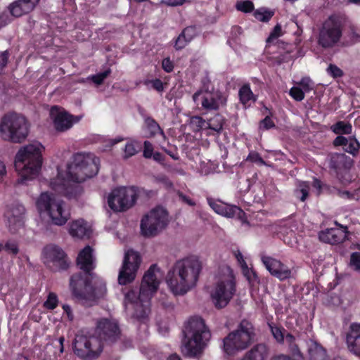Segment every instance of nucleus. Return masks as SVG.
<instances>
[{
    "instance_id": "obj_35",
    "label": "nucleus",
    "mask_w": 360,
    "mask_h": 360,
    "mask_svg": "<svg viewBox=\"0 0 360 360\" xmlns=\"http://www.w3.org/2000/svg\"><path fill=\"white\" fill-rule=\"evenodd\" d=\"M333 131L336 134H350L352 127L349 122L345 123L343 121H338L332 126Z\"/></svg>"
},
{
    "instance_id": "obj_64",
    "label": "nucleus",
    "mask_w": 360,
    "mask_h": 360,
    "mask_svg": "<svg viewBox=\"0 0 360 360\" xmlns=\"http://www.w3.org/2000/svg\"><path fill=\"white\" fill-rule=\"evenodd\" d=\"M312 186L318 191V194H320L324 184L319 179L314 178L312 183Z\"/></svg>"
},
{
    "instance_id": "obj_39",
    "label": "nucleus",
    "mask_w": 360,
    "mask_h": 360,
    "mask_svg": "<svg viewBox=\"0 0 360 360\" xmlns=\"http://www.w3.org/2000/svg\"><path fill=\"white\" fill-rule=\"evenodd\" d=\"M191 41V40L188 39L186 35L180 33L174 40V48L176 51H180L184 49Z\"/></svg>"
},
{
    "instance_id": "obj_21",
    "label": "nucleus",
    "mask_w": 360,
    "mask_h": 360,
    "mask_svg": "<svg viewBox=\"0 0 360 360\" xmlns=\"http://www.w3.org/2000/svg\"><path fill=\"white\" fill-rule=\"evenodd\" d=\"M347 226H341L340 229L331 228L319 233L321 240L330 244H340L347 238Z\"/></svg>"
},
{
    "instance_id": "obj_19",
    "label": "nucleus",
    "mask_w": 360,
    "mask_h": 360,
    "mask_svg": "<svg viewBox=\"0 0 360 360\" xmlns=\"http://www.w3.org/2000/svg\"><path fill=\"white\" fill-rule=\"evenodd\" d=\"M207 202L217 214L223 217L228 218L237 217L240 219L245 215L244 211L236 205H229L211 197L207 198Z\"/></svg>"
},
{
    "instance_id": "obj_5",
    "label": "nucleus",
    "mask_w": 360,
    "mask_h": 360,
    "mask_svg": "<svg viewBox=\"0 0 360 360\" xmlns=\"http://www.w3.org/2000/svg\"><path fill=\"white\" fill-rule=\"evenodd\" d=\"M182 333L183 352L190 356L201 353L211 338L210 330L200 316L191 317L185 323Z\"/></svg>"
},
{
    "instance_id": "obj_3",
    "label": "nucleus",
    "mask_w": 360,
    "mask_h": 360,
    "mask_svg": "<svg viewBox=\"0 0 360 360\" xmlns=\"http://www.w3.org/2000/svg\"><path fill=\"white\" fill-rule=\"evenodd\" d=\"M202 270V262L196 255L176 261L166 276V283L174 295H184L194 288Z\"/></svg>"
},
{
    "instance_id": "obj_1",
    "label": "nucleus",
    "mask_w": 360,
    "mask_h": 360,
    "mask_svg": "<svg viewBox=\"0 0 360 360\" xmlns=\"http://www.w3.org/2000/svg\"><path fill=\"white\" fill-rule=\"evenodd\" d=\"M99 165V158L91 153H75L68 166L67 178H58L52 181V188L68 198H76L80 191V186L77 184L96 176Z\"/></svg>"
},
{
    "instance_id": "obj_48",
    "label": "nucleus",
    "mask_w": 360,
    "mask_h": 360,
    "mask_svg": "<svg viewBox=\"0 0 360 360\" xmlns=\"http://www.w3.org/2000/svg\"><path fill=\"white\" fill-rule=\"evenodd\" d=\"M282 34V28L280 25H276L273 30L271 32L269 36L266 39V43L271 44L274 40L277 39Z\"/></svg>"
},
{
    "instance_id": "obj_2",
    "label": "nucleus",
    "mask_w": 360,
    "mask_h": 360,
    "mask_svg": "<svg viewBox=\"0 0 360 360\" xmlns=\"http://www.w3.org/2000/svg\"><path fill=\"white\" fill-rule=\"evenodd\" d=\"M95 335L77 334L73 343L75 354L84 360L97 359L103 349V343H113L120 335L118 323L108 319H102L97 322Z\"/></svg>"
},
{
    "instance_id": "obj_54",
    "label": "nucleus",
    "mask_w": 360,
    "mask_h": 360,
    "mask_svg": "<svg viewBox=\"0 0 360 360\" xmlns=\"http://www.w3.org/2000/svg\"><path fill=\"white\" fill-rule=\"evenodd\" d=\"M350 265L354 267L356 271H360V252H354L350 256Z\"/></svg>"
},
{
    "instance_id": "obj_38",
    "label": "nucleus",
    "mask_w": 360,
    "mask_h": 360,
    "mask_svg": "<svg viewBox=\"0 0 360 360\" xmlns=\"http://www.w3.org/2000/svg\"><path fill=\"white\" fill-rule=\"evenodd\" d=\"M58 304V296L55 292H51L47 296L46 300L44 302V307L49 310L55 309Z\"/></svg>"
},
{
    "instance_id": "obj_7",
    "label": "nucleus",
    "mask_w": 360,
    "mask_h": 360,
    "mask_svg": "<svg viewBox=\"0 0 360 360\" xmlns=\"http://www.w3.org/2000/svg\"><path fill=\"white\" fill-rule=\"evenodd\" d=\"M255 328L251 322L243 319L236 330L229 333L224 339L222 348L228 356L236 354L246 349L254 340Z\"/></svg>"
},
{
    "instance_id": "obj_47",
    "label": "nucleus",
    "mask_w": 360,
    "mask_h": 360,
    "mask_svg": "<svg viewBox=\"0 0 360 360\" xmlns=\"http://www.w3.org/2000/svg\"><path fill=\"white\" fill-rule=\"evenodd\" d=\"M339 195L340 197L349 200H358L360 197V188L356 189L353 192L349 191H340Z\"/></svg>"
},
{
    "instance_id": "obj_18",
    "label": "nucleus",
    "mask_w": 360,
    "mask_h": 360,
    "mask_svg": "<svg viewBox=\"0 0 360 360\" xmlns=\"http://www.w3.org/2000/svg\"><path fill=\"white\" fill-rule=\"evenodd\" d=\"M262 262L270 274L283 281L291 277L290 268L280 260L270 256H262Z\"/></svg>"
},
{
    "instance_id": "obj_33",
    "label": "nucleus",
    "mask_w": 360,
    "mask_h": 360,
    "mask_svg": "<svg viewBox=\"0 0 360 360\" xmlns=\"http://www.w3.org/2000/svg\"><path fill=\"white\" fill-rule=\"evenodd\" d=\"M268 326L276 342L283 343L285 339V329L282 326L277 325L274 322H268Z\"/></svg>"
},
{
    "instance_id": "obj_44",
    "label": "nucleus",
    "mask_w": 360,
    "mask_h": 360,
    "mask_svg": "<svg viewBox=\"0 0 360 360\" xmlns=\"http://www.w3.org/2000/svg\"><path fill=\"white\" fill-rule=\"evenodd\" d=\"M297 84L302 87L304 92H309L314 89V82L309 77H304L297 82Z\"/></svg>"
},
{
    "instance_id": "obj_55",
    "label": "nucleus",
    "mask_w": 360,
    "mask_h": 360,
    "mask_svg": "<svg viewBox=\"0 0 360 360\" xmlns=\"http://www.w3.org/2000/svg\"><path fill=\"white\" fill-rule=\"evenodd\" d=\"M184 35H186L188 39L193 40L197 35L196 26L191 25L185 27L181 32Z\"/></svg>"
},
{
    "instance_id": "obj_49",
    "label": "nucleus",
    "mask_w": 360,
    "mask_h": 360,
    "mask_svg": "<svg viewBox=\"0 0 360 360\" xmlns=\"http://www.w3.org/2000/svg\"><path fill=\"white\" fill-rule=\"evenodd\" d=\"M327 71L328 74L335 79L342 77L344 75L343 71L334 64H330Z\"/></svg>"
},
{
    "instance_id": "obj_28",
    "label": "nucleus",
    "mask_w": 360,
    "mask_h": 360,
    "mask_svg": "<svg viewBox=\"0 0 360 360\" xmlns=\"http://www.w3.org/2000/svg\"><path fill=\"white\" fill-rule=\"evenodd\" d=\"M268 354L267 345L264 343H259L247 352L241 360H266Z\"/></svg>"
},
{
    "instance_id": "obj_59",
    "label": "nucleus",
    "mask_w": 360,
    "mask_h": 360,
    "mask_svg": "<svg viewBox=\"0 0 360 360\" xmlns=\"http://www.w3.org/2000/svg\"><path fill=\"white\" fill-rule=\"evenodd\" d=\"M348 139L343 136H338L335 140L333 141V145L335 146H343V148L345 146L347 145Z\"/></svg>"
},
{
    "instance_id": "obj_37",
    "label": "nucleus",
    "mask_w": 360,
    "mask_h": 360,
    "mask_svg": "<svg viewBox=\"0 0 360 360\" xmlns=\"http://www.w3.org/2000/svg\"><path fill=\"white\" fill-rule=\"evenodd\" d=\"M191 125L194 131H207V122L200 116H193L191 119Z\"/></svg>"
},
{
    "instance_id": "obj_20",
    "label": "nucleus",
    "mask_w": 360,
    "mask_h": 360,
    "mask_svg": "<svg viewBox=\"0 0 360 360\" xmlns=\"http://www.w3.org/2000/svg\"><path fill=\"white\" fill-rule=\"evenodd\" d=\"M353 164L354 160L345 153H332L329 156V167L338 177L343 172L349 170Z\"/></svg>"
},
{
    "instance_id": "obj_46",
    "label": "nucleus",
    "mask_w": 360,
    "mask_h": 360,
    "mask_svg": "<svg viewBox=\"0 0 360 360\" xmlns=\"http://www.w3.org/2000/svg\"><path fill=\"white\" fill-rule=\"evenodd\" d=\"M4 250L13 255H16L19 252L18 245L13 240H8L4 245Z\"/></svg>"
},
{
    "instance_id": "obj_50",
    "label": "nucleus",
    "mask_w": 360,
    "mask_h": 360,
    "mask_svg": "<svg viewBox=\"0 0 360 360\" xmlns=\"http://www.w3.org/2000/svg\"><path fill=\"white\" fill-rule=\"evenodd\" d=\"M139 152V150L136 148L133 143H127L124 148V159H128L135 155Z\"/></svg>"
},
{
    "instance_id": "obj_13",
    "label": "nucleus",
    "mask_w": 360,
    "mask_h": 360,
    "mask_svg": "<svg viewBox=\"0 0 360 360\" xmlns=\"http://www.w3.org/2000/svg\"><path fill=\"white\" fill-rule=\"evenodd\" d=\"M141 263V257L138 252L128 250L124 257L122 266L119 271L118 283L125 285L132 283L136 276Z\"/></svg>"
},
{
    "instance_id": "obj_43",
    "label": "nucleus",
    "mask_w": 360,
    "mask_h": 360,
    "mask_svg": "<svg viewBox=\"0 0 360 360\" xmlns=\"http://www.w3.org/2000/svg\"><path fill=\"white\" fill-rule=\"evenodd\" d=\"M236 9L243 13H250L254 11V4L251 1H239L236 4Z\"/></svg>"
},
{
    "instance_id": "obj_40",
    "label": "nucleus",
    "mask_w": 360,
    "mask_h": 360,
    "mask_svg": "<svg viewBox=\"0 0 360 360\" xmlns=\"http://www.w3.org/2000/svg\"><path fill=\"white\" fill-rule=\"evenodd\" d=\"M309 186L307 182H303L300 186V189L295 191V195L300 201L304 202L309 195Z\"/></svg>"
},
{
    "instance_id": "obj_57",
    "label": "nucleus",
    "mask_w": 360,
    "mask_h": 360,
    "mask_svg": "<svg viewBox=\"0 0 360 360\" xmlns=\"http://www.w3.org/2000/svg\"><path fill=\"white\" fill-rule=\"evenodd\" d=\"M174 63L169 57L165 58L162 60V68L166 72H172L174 70Z\"/></svg>"
},
{
    "instance_id": "obj_17",
    "label": "nucleus",
    "mask_w": 360,
    "mask_h": 360,
    "mask_svg": "<svg viewBox=\"0 0 360 360\" xmlns=\"http://www.w3.org/2000/svg\"><path fill=\"white\" fill-rule=\"evenodd\" d=\"M94 279L92 273L90 274L77 273L71 276L70 279V288L72 295L80 300H86L90 283Z\"/></svg>"
},
{
    "instance_id": "obj_42",
    "label": "nucleus",
    "mask_w": 360,
    "mask_h": 360,
    "mask_svg": "<svg viewBox=\"0 0 360 360\" xmlns=\"http://www.w3.org/2000/svg\"><path fill=\"white\" fill-rule=\"evenodd\" d=\"M110 73L111 70L110 68H108L103 72L92 75L91 77V79L94 84L97 85H101V84H103L105 79H106L110 75Z\"/></svg>"
},
{
    "instance_id": "obj_61",
    "label": "nucleus",
    "mask_w": 360,
    "mask_h": 360,
    "mask_svg": "<svg viewBox=\"0 0 360 360\" xmlns=\"http://www.w3.org/2000/svg\"><path fill=\"white\" fill-rule=\"evenodd\" d=\"M9 53L8 51H5L0 54V69H3L6 66Z\"/></svg>"
},
{
    "instance_id": "obj_16",
    "label": "nucleus",
    "mask_w": 360,
    "mask_h": 360,
    "mask_svg": "<svg viewBox=\"0 0 360 360\" xmlns=\"http://www.w3.org/2000/svg\"><path fill=\"white\" fill-rule=\"evenodd\" d=\"M202 91H197L193 95V100L198 104L200 99L201 109L206 112L217 111L220 106L226 105L227 99L219 91L215 92H206L202 96Z\"/></svg>"
},
{
    "instance_id": "obj_34",
    "label": "nucleus",
    "mask_w": 360,
    "mask_h": 360,
    "mask_svg": "<svg viewBox=\"0 0 360 360\" xmlns=\"http://www.w3.org/2000/svg\"><path fill=\"white\" fill-rule=\"evenodd\" d=\"M238 96L241 103L243 105H246L251 100L255 101L254 94L248 84H244L240 88Z\"/></svg>"
},
{
    "instance_id": "obj_41",
    "label": "nucleus",
    "mask_w": 360,
    "mask_h": 360,
    "mask_svg": "<svg viewBox=\"0 0 360 360\" xmlns=\"http://www.w3.org/2000/svg\"><path fill=\"white\" fill-rule=\"evenodd\" d=\"M360 148V144L356 139H349L347 145L344 148V150L353 155H355Z\"/></svg>"
},
{
    "instance_id": "obj_14",
    "label": "nucleus",
    "mask_w": 360,
    "mask_h": 360,
    "mask_svg": "<svg viewBox=\"0 0 360 360\" xmlns=\"http://www.w3.org/2000/svg\"><path fill=\"white\" fill-rule=\"evenodd\" d=\"M342 34L341 22L334 17L330 16L323 24L318 42L323 48H330L340 41Z\"/></svg>"
},
{
    "instance_id": "obj_32",
    "label": "nucleus",
    "mask_w": 360,
    "mask_h": 360,
    "mask_svg": "<svg viewBox=\"0 0 360 360\" xmlns=\"http://www.w3.org/2000/svg\"><path fill=\"white\" fill-rule=\"evenodd\" d=\"M144 123L149 133L150 137H153L158 134L164 135V131L159 124L152 117L147 116L144 119Z\"/></svg>"
},
{
    "instance_id": "obj_45",
    "label": "nucleus",
    "mask_w": 360,
    "mask_h": 360,
    "mask_svg": "<svg viewBox=\"0 0 360 360\" xmlns=\"http://www.w3.org/2000/svg\"><path fill=\"white\" fill-rule=\"evenodd\" d=\"M289 94L297 101H301L304 98V91L297 86H292L290 89Z\"/></svg>"
},
{
    "instance_id": "obj_63",
    "label": "nucleus",
    "mask_w": 360,
    "mask_h": 360,
    "mask_svg": "<svg viewBox=\"0 0 360 360\" xmlns=\"http://www.w3.org/2000/svg\"><path fill=\"white\" fill-rule=\"evenodd\" d=\"M236 258L238 261V262L240 264V266L243 269H248V265L243 258V256L242 253L240 251H237V252L235 253Z\"/></svg>"
},
{
    "instance_id": "obj_11",
    "label": "nucleus",
    "mask_w": 360,
    "mask_h": 360,
    "mask_svg": "<svg viewBox=\"0 0 360 360\" xmlns=\"http://www.w3.org/2000/svg\"><path fill=\"white\" fill-rule=\"evenodd\" d=\"M236 291L233 276L218 281L213 286L210 296L217 309L224 308L233 298Z\"/></svg>"
},
{
    "instance_id": "obj_12",
    "label": "nucleus",
    "mask_w": 360,
    "mask_h": 360,
    "mask_svg": "<svg viewBox=\"0 0 360 360\" xmlns=\"http://www.w3.org/2000/svg\"><path fill=\"white\" fill-rule=\"evenodd\" d=\"M136 199L137 194L133 188H117L108 195V204L114 212H124L131 207Z\"/></svg>"
},
{
    "instance_id": "obj_15",
    "label": "nucleus",
    "mask_w": 360,
    "mask_h": 360,
    "mask_svg": "<svg viewBox=\"0 0 360 360\" xmlns=\"http://www.w3.org/2000/svg\"><path fill=\"white\" fill-rule=\"evenodd\" d=\"M46 265L54 272L68 269L70 261L65 251L57 245H47L44 249Z\"/></svg>"
},
{
    "instance_id": "obj_24",
    "label": "nucleus",
    "mask_w": 360,
    "mask_h": 360,
    "mask_svg": "<svg viewBox=\"0 0 360 360\" xmlns=\"http://www.w3.org/2000/svg\"><path fill=\"white\" fill-rule=\"evenodd\" d=\"M77 264L86 274H90L95 268L93 257V249L91 246H85L78 254Z\"/></svg>"
},
{
    "instance_id": "obj_27",
    "label": "nucleus",
    "mask_w": 360,
    "mask_h": 360,
    "mask_svg": "<svg viewBox=\"0 0 360 360\" xmlns=\"http://www.w3.org/2000/svg\"><path fill=\"white\" fill-rule=\"evenodd\" d=\"M91 232L86 222L84 219L75 220L70 225L69 233L74 238H89Z\"/></svg>"
},
{
    "instance_id": "obj_4",
    "label": "nucleus",
    "mask_w": 360,
    "mask_h": 360,
    "mask_svg": "<svg viewBox=\"0 0 360 360\" xmlns=\"http://www.w3.org/2000/svg\"><path fill=\"white\" fill-rule=\"evenodd\" d=\"M156 272H160V269L157 264H152L143 276L139 293L134 290H130L125 295V304L133 305L134 316L139 319L147 316L150 300L159 288L160 281Z\"/></svg>"
},
{
    "instance_id": "obj_51",
    "label": "nucleus",
    "mask_w": 360,
    "mask_h": 360,
    "mask_svg": "<svg viewBox=\"0 0 360 360\" xmlns=\"http://www.w3.org/2000/svg\"><path fill=\"white\" fill-rule=\"evenodd\" d=\"M247 161L258 163L259 165H264L265 162L261 157L259 153L256 151H250L246 158Z\"/></svg>"
},
{
    "instance_id": "obj_53",
    "label": "nucleus",
    "mask_w": 360,
    "mask_h": 360,
    "mask_svg": "<svg viewBox=\"0 0 360 360\" xmlns=\"http://www.w3.org/2000/svg\"><path fill=\"white\" fill-rule=\"evenodd\" d=\"M276 127L275 123L272 120L270 116H266L262 120L259 122V129L264 130H268Z\"/></svg>"
},
{
    "instance_id": "obj_6",
    "label": "nucleus",
    "mask_w": 360,
    "mask_h": 360,
    "mask_svg": "<svg viewBox=\"0 0 360 360\" xmlns=\"http://www.w3.org/2000/svg\"><path fill=\"white\" fill-rule=\"evenodd\" d=\"M41 147L39 143L29 144L17 153L14 166L20 176V183L33 179L39 174L42 165Z\"/></svg>"
},
{
    "instance_id": "obj_56",
    "label": "nucleus",
    "mask_w": 360,
    "mask_h": 360,
    "mask_svg": "<svg viewBox=\"0 0 360 360\" xmlns=\"http://www.w3.org/2000/svg\"><path fill=\"white\" fill-rule=\"evenodd\" d=\"M153 147L152 143L148 141H145L143 143V156L146 159H150L153 156Z\"/></svg>"
},
{
    "instance_id": "obj_8",
    "label": "nucleus",
    "mask_w": 360,
    "mask_h": 360,
    "mask_svg": "<svg viewBox=\"0 0 360 360\" xmlns=\"http://www.w3.org/2000/svg\"><path fill=\"white\" fill-rule=\"evenodd\" d=\"M36 205L39 212H46L54 225L63 226L70 218V212L65 208V202L56 199L53 194L42 193Z\"/></svg>"
},
{
    "instance_id": "obj_10",
    "label": "nucleus",
    "mask_w": 360,
    "mask_h": 360,
    "mask_svg": "<svg viewBox=\"0 0 360 360\" xmlns=\"http://www.w3.org/2000/svg\"><path fill=\"white\" fill-rule=\"evenodd\" d=\"M168 213L162 207H156L145 214L141 221V233L145 237H153L166 227Z\"/></svg>"
},
{
    "instance_id": "obj_25",
    "label": "nucleus",
    "mask_w": 360,
    "mask_h": 360,
    "mask_svg": "<svg viewBox=\"0 0 360 360\" xmlns=\"http://www.w3.org/2000/svg\"><path fill=\"white\" fill-rule=\"evenodd\" d=\"M79 121V118L75 117L67 112H58L53 118V124L58 131H65L70 129L75 122Z\"/></svg>"
},
{
    "instance_id": "obj_29",
    "label": "nucleus",
    "mask_w": 360,
    "mask_h": 360,
    "mask_svg": "<svg viewBox=\"0 0 360 360\" xmlns=\"http://www.w3.org/2000/svg\"><path fill=\"white\" fill-rule=\"evenodd\" d=\"M207 122V135H218L223 129L226 122V119L223 115L217 113L214 117L206 120Z\"/></svg>"
},
{
    "instance_id": "obj_60",
    "label": "nucleus",
    "mask_w": 360,
    "mask_h": 360,
    "mask_svg": "<svg viewBox=\"0 0 360 360\" xmlns=\"http://www.w3.org/2000/svg\"><path fill=\"white\" fill-rule=\"evenodd\" d=\"M187 0H162V4L169 6H182L186 2H188Z\"/></svg>"
},
{
    "instance_id": "obj_31",
    "label": "nucleus",
    "mask_w": 360,
    "mask_h": 360,
    "mask_svg": "<svg viewBox=\"0 0 360 360\" xmlns=\"http://www.w3.org/2000/svg\"><path fill=\"white\" fill-rule=\"evenodd\" d=\"M309 356L310 360H328L326 350L316 342L309 346Z\"/></svg>"
},
{
    "instance_id": "obj_52",
    "label": "nucleus",
    "mask_w": 360,
    "mask_h": 360,
    "mask_svg": "<svg viewBox=\"0 0 360 360\" xmlns=\"http://www.w3.org/2000/svg\"><path fill=\"white\" fill-rule=\"evenodd\" d=\"M148 84H151L153 89L158 92H162L164 91V84L160 79L156 78L144 82L145 85H148Z\"/></svg>"
},
{
    "instance_id": "obj_36",
    "label": "nucleus",
    "mask_w": 360,
    "mask_h": 360,
    "mask_svg": "<svg viewBox=\"0 0 360 360\" xmlns=\"http://www.w3.org/2000/svg\"><path fill=\"white\" fill-rule=\"evenodd\" d=\"M274 12L264 8H259L254 12L255 18L259 21L267 22L274 16Z\"/></svg>"
},
{
    "instance_id": "obj_22",
    "label": "nucleus",
    "mask_w": 360,
    "mask_h": 360,
    "mask_svg": "<svg viewBox=\"0 0 360 360\" xmlns=\"http://www.w3.org/2000/svg\"><path fill=\"white\" fill-rule=\"evenodd\" d=\"M349 350L360 357V323H353L346 336Z\"/></svg>"
},
{
    "instance_id": "obj_58",
    "label": "nucleus",
    "mask_w": 360,
    "mask_h": 360,
    "mask_svg": "<svg viewBox=\"0 0 360 360\" xmlns=\"http://www.w3.org/2000/svg\"><path fill=\"white\" fill-rule=\"evenodd\" d=\"M12 18L10 16V14L6 12H4L0 14V29L3 27L7 25L12 21Z\"/></svg>"
},
{
    "instance_id": "obj_30",
    "label": "nucleus",
    "mask_w": 360,
    "mask_h": 360,
    "mask_svg": "<svg viewBox=\"0 0 360 360\" xmlns=\"http://www.w3.org/2000/svg\"><path fill=\"white\" fill-rule=\"evenodd\" d=\"M105 283L101 279H96L90 283L86 300H94L103 297L106 293Z\"/></svg>"
},
{
    "instance_id": "obj_26",
    "label": "nucleus",
    "mask_w": 360,
    "mask_h": 360,
    "mask_svg": "<svg viewBox=\"0 0 360 360\" xmlns=\"http://www.w3.org/2000/svg\"><path fill=\"white\" fill-rule=\"evenodd\" d=\"M25 207L18 205L13 209V214L8 217V228L11 233H15L24 226Z\"/></svg>"
},
{
    "instance_id": "obj_23",
    "label": "nucleus",
    "mask_w": 360,
    "mask_h": 360,
    "mask_svg": "<svg viewBox=\"0 0 360 360\" xmlns=\"http://www.w3.org/2000/svg\"><path fill=\"white\" fill-rule=\"evenodd\" d=\"M40 0H17L8 7L10 14L13 17H20L32 11Z\"/></svg>"
},
{
    "instance_id": "obj_62",
    "label": "nucleus",
    "mask_w": 360,
    "mask_h": 360,
    "mask_svg": "<svg viewBox=\"0 0 360 360\" xmlns=\"http://www.w3.org/2000/svg\"><path fill=\"white\" fill-rule=\"evenodd\" d=\"M179 197L183 202L188 205L189 206L193 207L195 205V202L188 196L184 195L183 193H179Z\"/></svg>"
},
{
    "instance_id": "obj_9",
    "label": "nucleus",
    "mask_w": 360,
    "mask_h": 360,
    "mask_svg": "<svg viewBox=\"0 0 360 360\" xmlns=\"http://www.w3.org/2000/svg\"><path fill=\"white\" fill-rule=\"evenodd\" d=\"M29 126L26 118L16 113L7 114L0 123V136L13 143H21L28 135Z\"/></svg>"
}]
</instances>
